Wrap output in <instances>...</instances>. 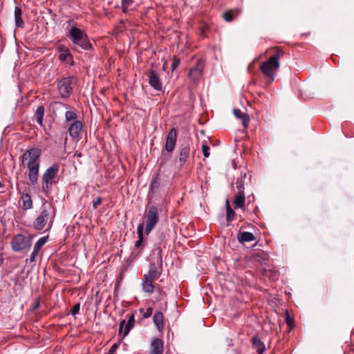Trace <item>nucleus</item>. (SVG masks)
<instances>
[{"mask_svg":"<svg viewBox=\"0 0 354 354\" xmlns=\"http://www.w3.org/2000/svg\"><path fill=\"white\" fill-rule=\"evenodd\" d=\"M39 304H40L39 299H37L35 301V304H34L33 306L32 307V310H35V309H37V308L39 306Z\"/></svg>","mask_w":354,"mask_h":354,"instance_id":"nucleus-44","label":"nucleus"},{"mask_svg":"<svg viewBox=\"0 0 354 354\" xmlns=\"http://www.w3.org/2000/svg\"><path fill=\"white\" fill-rule=\"evenodd\" d=\"M59 59L62 62H73V56L70 53L68 48L64 46H60L59 48Z\"/></svg>","mask_w":354,"mask_h":354,"instance_id":"nucleus-21","label":"nucleus"},{"mask_svg":"<svg viewBox=\"0 0 354 354\" xmlns=\"http://www.w3.org/2000/svg\"><path fill=\"white\" fill-rule=\"evenodd\" d=\"M157 250L158 255V264L159 265V268H157L154 263H152L149 267L148 272L144 274V278L152 281L158 279L162 273V249L160 248H158Z\"/></svg>","mask_w":354,"mask_h":354,"instance_id":"nucleus-9","label":"nucleus"},{"mask_svg":"<svg viewBox=\"0 0 354 354\" xmlns=\"http://www.w3.org/2000/svg\"><path fill=\"white\" fill-rule=\"evenodd\" d=\"M47 240H48V236L41 237L40 239H39V240L35 244L33 250L39 252V250H41V248L47 242Z\"/></svg>","mask_w":354,"mask_h":354,"instance_id":"nucleus-34","label":"nucleus"},{"mask_svg":"<svg viewBox=\"0 0 354 354\" xmlns=\"http://www.w3.org/2000/svg\"><path fill=\"white\" fill-rule=\"evenodd\" d=\"M77 84V78L74 76L63 77L57 82V88L63 99H68L73 92Z\"/></svg>","mask_w":354,"mask_h":354,"instance_id":"nucleus-6","label":"nucleus"},{"mask_svg":"<svg viewBox=\"0 0 354 354\" xmlns=\"http://www.w3.org/2000/svg\"><path fill=\"white\" fill-rule=\"evenodd\" d=\"M246 178H247L246 173L241 174V178L238 179L236 183L238 192H240V191L244 192V183H245V179Z\"/></svg>","mask_w":354,"mask_h":354,"instance_id":"nucleus-32","label":"nucleus"},{"mask_svg":"<svg viewBox=\"0 0 354 354\" xmlns=\"http://www.w3.org/2000/svg\"><path fill=\"white\" fill-rule=\"evenodd\" d=\"M163 319L164 315L160 311L156 312L153 317V322L160 333H162L165 328Z\"/></svg>","mask_w":354,"mask_h":354,"instance_id":"nucleus-18","label":"nucleus"},{"mask_svg":"<svg viewBox=\"0 0 354 354\" xmlns=\"http://www.w3.org/2000/svg\"><path fill=\"white\" fill-rule=\"evenodd\" d=\"M126 317L127 318V322L126 323L125 319H122L120 323L118 334L124 339L130 332V330L134 327L136 320L134 313L127 314Z\"/></svg>","mask_w":354,"mask_h":354,"instance_id":"nucleus-10","label":"nucleus"},{"mask_svg":"<svg viewBox=\"0 0 354 354\" xmlns=\"http://www.w3.org/2000/svg\"><path fill=\"white\" fill-rule=\"evenodd\" d=\"M240 12L241 11L239 9L229 10L223 14V18L225 21L231 22L240 14Z\"/></svg>","mask_w":354,"mask_h":354,"instance_id":"nucleus-27","label":"nucleus"},{"mask_svg":"<svg viewBox=\"0 0 354 354\" xmlns=\"http://www.w3.org/2000/svg\"><path fill=\"white\" fill-rule=\"evenodd\" d=\"M203 68H204L203 60L198 59L197 61L196 65L189 70V72L188 74L189 79L193 82H198L202 76Z\"/></svg>","mask_w":354,"mask_h":354,"instance_id":"nucleus-12","label":"nucleus"},{"mask_svg":"<svg viewBox=\"0 0 354 354\" xmlns=\"http://www.w3.org/2000/svg\"><path fill=\"white\" fill-rule=\"evenodd\" d=\"M41 150L38 148H32L27 150L22 156V165L26 161L28 169V179L32 185L38 182L39 170L40 167Z\"/></svg>","mask_w":354,"mask_h":354,"instance_id":"nucleus-1","label":"nucleus"},{"mask_svg":"<svg viewBox=\"0 0 354 354\" xmlns=\"http://www.w3.org/2000/svg\"><path fill=\"white\" fill-rule=\"evenodd\" d=\"M22 10L20 6H16L15 8V26L18 28H24V22L21 17Z\"/></svg>","mask_w":354,"mask_h":354,"instance_id":"nucleus-26","label":"nucleus"},{"mask_svg":"<svg viewBox=\"0 0 354 354\" xmlns=\"http://www.w3.org/2000/svg\"><path fill=\"white\" fill-rule=\"evenodd\" d=\"M286 322L289 326H291L293 324V320L292 318H290L288 313H286Z\"/></svg>","mask_w":354,"mask_h":354,"instance_id":"nucleus-43","label":"nucleus"},{"mask_svg":"<svg viewBox=\"0 0 354 354\" xmlns=\"http://www.w3.org/2000/svg\"><path fill=\"white\" fill-rule=\"evenodd\" d=\"M163 342L158 337H153L151 342V351L149 354H162Z\"/></svg>","mask_w":354,"mask_h":354,"instance_id":"nucleus-17","label":"nucleus"},{"mask_svg":"<svg viewBox=\"0 0 354 354\" xmlns=\"http://www.w3.org/2000/svg\"><path fill=\"white\" fill-rule=\"evenodd\" d=\"M160 178L159 174H157L152 180L150 185V190L154 192L160 186Z\"/></svg>","mask_w":354,"mask_h":354,"instance_id":"nucleus-33","label":"nucleus"},{"mask_svg":"<svg viewBox=\"0 0 354 354\" xmlns=\"http://www.w3.org/2000/svg\"><path fill=\"white\" fill-rule=\"evenodd\" d=\"M3 187V184L0 181V188Z\"/></svg>","mask_w":354,"mask_h":354,"instance_id":"nucleus-48","label":"nucleus"},{"mask_svg":"<svg viewBox=\"0 0 354 354\" xmlns=\"http://www.w3.org/2000/svg\"><path fill=\"white\" fill-rule=\"evenodd\" d=\"M38 252L35 251L33 250V251L32 252L30 256V259H29V261L32 263V262H34L35 261V259L38 254Z\"/></svg>","mask_w":354,"mask_h":354,"instance_id":"nucleus-42","label":"nucleus"},{"mask_svg":"<svg viewBox=\"0 0 354 354\" xmlns=\"http://www.w3.org/2000/svg\"><path fill=\"white\" fill-rule=\"evenodd\" d=\"M68 33L73 44L80 47L84 50H93V46L87 34L84 30L75 26H72Z\"/></svg>","mask_w":354,"mask_h":354,"instance_id":"nucleus-5","label":"nucleus"},{"mask_svg":"<svg viewBox=\"0 0 354 354\" xmlns=\"http://www.w3.org/2000/svg\"><path fill=\"white\" fill-rule=\"evenodd\" d=\"M149 84L156 91H160L162 88V82L158 73L153 71L150 70L148 74Z\"/></svg>","mask_w":354,"mask_h":354,"instance_id":"nucleus-15","label":"nucleus"},{"mask_svg":"<svg viewBox=\"0 0 354 354\" xmlns=\"http://www.w3.org/2000/svg\"><path fill=\"white\" fill-rule=\"evenodd\" d=\"M31 239L21 234L15 235L11 241L12 248L15 252H21L24 250H29L31 247Z\"/></svg>","mask_w":354,"mask_h":354,"instance_id":"nucleus-8","label":"nucleus"},{"mask_svg":"<svg viewBox=\"0 0 354 354\" xmlns=\"http://www.w3.org/2000/svg\"><path fill=\"white\" fill-rule=\"evenodd\" d=\"M245 196L244 192L240 191L237 192V193L234 196V207L236 209H243L245 205Z\"/></svg>","mask_w":354,"mask_h":354,"instance_id":"nucleus-20","label":"nucleus"},{"mask_svg":"<svg viewBox=\"0 0 354 354\" xmlns=\"http://www.w3.org/2000/svg\"><path fill=\"white\" fill-rule=\"evenodd\" d=\"M102 199L101 197H97L95 201L93 202V207L94 209H96L98 205H100L102 203Z\"/></svg>","mask_w":354,"mask_h":354,"instance_id":"nucleus-41","label":"nucleus"},{"mask_svg":"<svg viewBox=\"0 0 354 354\" xmlns=\"http://www.w3.org/2000/svg\"><path fill=\"white\" fill-rule=\"evenodd\" d=\"M133 0H121V9L123 13L128 12V8L133 3Z\"/></svg>","mask_w":354,"mask_h":354,"instance_id":"nucleus-35","label":"nucleus"},{"mask_svg":"<svg viewBox=\"0 0 354 354\" xmlns=\"http://www.w3.org/2000/svg\"><path fill=\"white\" fill-rule=\"evenodd\" d=\"M225 207H226V220L227 222H231L234 219L236 214H235L234 210H233L231 208L228 200H226V201H225Z\"/></svg>","mask_w":354,"mask_h":354,"instance_id":"nucleus-30","label":"nucleus"},{"mask_svg":"<svg viewBox=\"0 0 354 354\" xmlns=\"http://www.w3.org/2000/svg\"><path fill=\"white\" fill-rule=\"evenodd\" d=\"M202 152L205 158H208L209 156V147L206 144H203L202 145Z\"/></svg>","mask_w":354,"mask_h":354,"instance_id":"nucleus-39","label":"nucleus"},{"mask_svg":"<svg viewBox=\"0 0 354 354\" xmlns=\"http://www.w3.org/2000/svg\"><path fill=\"white\" fill-rule=\"evenodd\" d=\"M21 198L23 201V209L24 210L30 209L32 208V201L29 194H23Z\"/></svg>","mask_w":354,"mask_h":354,"instance_id":"nucleus-29","label":"nucleus"},{"mask_svg":"<svg viewBox=\"0 0 354 354\" xmlns=\"http://www.w3.org/2000/svg\"><path fill=\"white\" fill-rule=\"evenodd\" d=\"M252 342L254 348L256 349V351L258 354H263L266 346L263 342L261 340V339L258 336H254L252 338Z\"/></svg>","mask_w":354,"mask_h":354,"instance_id":"nucleus-25","label":"nucleus"},{"mask_svg":"<svg viewBox=\"0 0 354 354\" xmlns=\"http://www.w3.org/2000/svg\"><path fill=\"white\" fill-rule=\"evenodd\" d=\"M180 59L176 56H174L172 60V64L171 66V71H174L180 64Z\"/></svg>","mask_w":354,"mask_h":354,"instance_id":"nucleus-37","label":"nucleus"},{"mask_svg":"<svg viewBox=\"0 0 354 354\" xmlns=\"http://www.w3.org/2000/svg\"><path fill=\"white\" fill-rule=\"evenodd\" d=\"M67 140H68V138H67V135L66 134V135H65V139H64V145H66V143H67Z\"/></svg>","mask_w":354,"mask_h":354,"instance_id":"nucleus-47","label":"nucleus"},{"mask_svg":"<svg viewBox=\"0 0 354 354\" xmlns=\"http://www.w3.org/2000/svg\"><path fill=\"white\" fill-rule=\"evenodd\" d=\"M3 259L1 257V255L0 254V267L3 264Z\"/></svg>","mask_w":354,"mask_h":354,"instance_id":"nucleus-46","label":"nucleus"},{"mask_svg":"<svg viewBox=\"0 0 354 354\" xmlns=\"http://www.w3.org/2000/svg\"><path fill=\"white\" fill-rule=\"evenodd\" d=\"M264 275L269 277L272 281H276L279 278V272L277 270L268 269L264 270Z\"/></svg>","mask_w":354,"mask_h":354,"instance_id":"nucleus-31","label":"nucleus"},{"mask_svg":"<svg viewBox=\"0 0 354 354\" xmlns=\"http://www.w3.org/2000/svg\"><path fill=\"white\" fill-rule=\"evenodd\" d=\"M145 218L146 222L145 233L149 234L159 221L158 207L154 205L149 207L146 209Z\"/></svg>","mask_w":354,"mask_h":354,"instance_id":"nucleus-7","label":"nucleus"},{"mask_svg":"<svg viewBox=\"0 0 354 354\" xmlns=\"http://www.w3.org/2000/svg\"><path fill=\"white\" fill-rule=\"evenodd\" d=\"M233 113L236 118H239L241 120L243 127L245 129H247L250 122L249 115L247 113L242 112L239 109H234L233 110Z\"/></svg>","mask_w":354,"mask_h":354,"instance_id":"nucleus-19","label":"nucleus"},{"mask_svg":"<svg viewBox=\"0 0 354 354\" xmlns=\"http://www.w3.org/2000/svg\"><path fill=\"white\" fill-rule=\"evenodd\" d=\"M80 303H77L76 304H75L73 308L71 309V311L70 313L73 315H76L79 313L80 312Z\"/></svg>","mask_w":354,"mask_h":354,"instance_id":"nucleus-38","label":"nucleus"},{"mask_svg":"<svg viewBox=\"0 0 354 354\" xmlns=\"http://www.w3.org/2000/svg\"><path fill=\"white\" fill-rule=\"evenodd\" d=\"M261 258V254H257L255 255V259L258 261H260V259Z\"/></svg>","mask_w":354,"mask_h":354,"instance_id":"nucleus-45","label":"nucleus"},{"mask_svg":"<svg viewBox=\"0 0 354 354\" xmlns=\"http://www.w3.org/2000/svg\"><path fill=\"white\" fill-rule=\"evenodd\" d=\"M140 312L142 313V317L144 319H147L150 317L153 313V308L151 307H149L146 310L144 308H140Z\"/></svg>","mask_w":354,"mask_h":354,"instance_id":"nucleus-36","label":"nucleus"},{"mask_svg":"<svg viewBox=\"0 0 354 354\" xmlns=\"http://www.w3.org/2000/svg\"><path fill=\"white\" fill-rule=\"evenodd\" d=\"M273 54L266 62L261 64L259 69L268 84L272 83L280 67L279 59L284 55V51L279 47L273 48Z\"/></svg>","mask_w":354,"mask_h":354,"instance_id":"nucleus-2","label":"nucleus"},{"mask_svg":"<svg viewBox=\"0 0 354 354\" xmlns=\"http://www.w3.org/2000/svg\"><path fill=\"white\" fill-rule=\"evenodd\" d=\"M83 128V122L81 120L75 121L68 127V133L70 136L77 141L81 138V133Z\"/></svg>","mask_w":354,"mask_h":354,"instance_id":"nucleus-13","label":"nucleus"},{"mask_svg":"<svg viewBox=\"0 0 354 354\" xmlns=\"http://www.w3.org/2000/svg\"><path fill=\"white\" fill-rule=\"evenodd\" d=\"M45 113V107L43 105L39 106L34 114V119L36 120L37 124L41 127H44L43 118Z\"/></svg>","mask_w":354,"mask_h":354,"instance_id":"nucleus-24","label":"nucleus"},{"mask_svg":"<svg viewBox=\"0 0 354 354\" xmlns=\"http://www.w3.org/2000/svg\"><path fill=\"white\" fill-rule=\"evenodd\" d=\"M59 170V165L54 163L48 167L41 177V189L46 195L50 192L54 183L58 182L57 175Z\"/></svg>","mask_w":354,"mask_h":354,"instance_id":"nucleus-4","label":"nucleus"},{"mask_svg":"<svg viewBox=\"0 0 354 354\" xmlns=\"http://www.w3.org/2000/svg\"><path fill=\"white\" fill-rule=\"evenodd\" d=\"M237 239L239 243H243L245 242L253 241L256 239L254 235L250 232H239L237 234Z\"/></svg>","mask_w":354,"mask_h":354,"instance_id":"nucleus-22","label":"nucleus"},{"mask_svg":"<svg viewBox=\"0 0 354 354\" xmlns=\"http://www.w3.org/2000/svg\"><path fill=\"white\" fill-rule=\"evenodd\" d=\"M55 217V208L52 205L44 202L41 206V209L33 222V227L38 231L44 229L46 225H48V230H49L53 224Z\"/></svg>","mask_w":354,"mask_h":354,"instance_id":"nucleus-3","label":"nucleus"},{"mask_svg":"<svg viewBox=\"0 0 354 354\" xmlns=\"http://www.w3.org/2000/svg\"><path fill=\"white\" fill-rule=\"evenodd\" d=\"M55 106H57V108L59 107H64L67 111L65 113V123H69V122H73L75 121H78L77 120L78 115L77 113L76 109L68 104H64L60 102H55L53 104Z\"/></svg>","mask_w":354,"mask_h":354,"instance_id":"nucleus-11","label":"nucleus"},{"mask_svg":"<svg viewBox=\"0 0 354 354\" xmlns=\"http://www.w3.org/2000/svg\"><path fill=\"white\" fill-rule=\"evenodd\" d=\"M177 140V130L176 128H171L167 137L165 149L167 152H172L174 150Z\"/></svg>","mask_w":354,"mask_h":354,"instance_id":"nucleus-14","label":"nucleus"},{"mask_svg":"<svg viewBox=\"0 0 354 354\" xmlns=\"http://www.w3.org/2000/svg\"><path fill=\"white\" fill-rule=\"evenodd\" d=\"M190 154V147L189 144H183L179 149L180 166L183 167L187 162Z\"/></svg>","mask_w":354,"mask_h":354,"instance_id":"nucleus-16","label":"nucleus"},{"mask_svg":"<svg viewBox=\"0 0 354 354\" xmlns=\"http://www.w3.org/2000/svg\"><path fill=\"white\" fill-rule=\"evenodd\" d=\"M118 346H119V344L118 343H115L113 344L111 347L110 348L109 352H108V354H114L115 352L117 351V349L118 348Z\"/></svg>","mask_w":354,"mask_h":354,"instance_id":"nucleus-40","label":"nucleus"},{"mask_svg":"<svg viewBox=\"0 0 354 354\" xmlns=\"http://www.w3.org/2000/svg\"><path fill=\"white\" fill-rule=\"evenodd\" d=\"M143 232H144V224L140 223L137 228V233L138 239L135 243V247L136 248H140V251L138 252V255L142 249V246L143 245Z\"/></svg>","mask_w":354,"mask_h":354,"instance_id":"nucleus-23","label":"nucleus"},{"mask_svg":"<svg viewBox=\"0 0 354 354\" xmlns=\"http://www.w3.org/2000/svg\"><path fill=\"white\" fill-rule=\"evenodd\" d=\"M153 281L144 278L142 282V290L145 292L151 294L154 291L155 286L153 283Z\"/></svg>","mask_w":354,"mask_h":354,"instance_id":"nucleus-28","label":"nucleus"}]
</instances>
